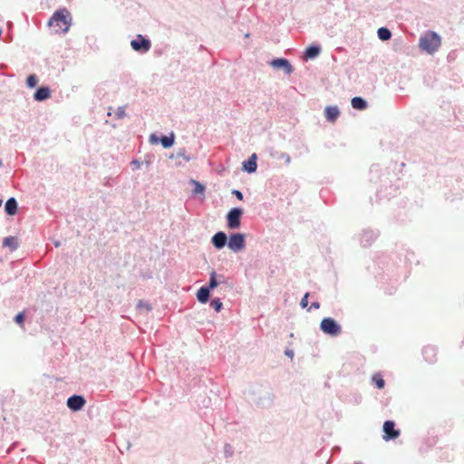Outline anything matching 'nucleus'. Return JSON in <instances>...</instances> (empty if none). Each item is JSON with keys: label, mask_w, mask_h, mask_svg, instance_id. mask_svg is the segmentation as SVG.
<instances>
[{"label": "nucleus", "mask_w": 464, "mask_h": 464, "mask_svg": "<svg viewBox=\"0 0 464 464\" xmlns=\"http://www.w3.org/2000/svg\"><path fill=\"white\" fill-rule=\"evenodd\" d=\"M397 163L393 164L392 172L382 169L379 164H372L369 169V181L377 186L376 201L390 200L395 197L405 181L396 173Z\"/></svg>", "instance_id": "1"}, {"label": "nucleus", "mask_w": 464, "mask_h": 464, "mask_svg": "<svg viewBox=\"0 0 464 464\" xmlns=\"http://www.w3.org/2000/svg\"><path fill=\"white\" fill-rule=\"evenodd\" d=\"M248 400L257 409L268 410L275 403L276 394L270 387L256 385L249 389Z\"/></svg>", "instance_id": "2"}, {"label": "nucleus", "mask_w": 464, "mask_h": 464, "mask_svg": "<svg viewBox=\"0 0 464 464\" xmlns=\"http://www.w3.org/2000/svg\"><path fill=\"white\" fill-rule=\"evenodd\" d=\"M72 24V17L65 7L58 8L53 12L47 22V26L53 28L55 34H65L70 30Z\"/></svg>", "instance_id": "3"}, {"label": "nucleus", "mask_w": 464, "mask_h": 464, "mask_svg": "<svg viewBox=\"0 0 464 464\" xmlns=\"http://www.w3.org/2000/svg\"><path fill=\"white\" fill-rule=\"evenodd\" d=\"M441 45V37L433 31H427L420 35L419 40L420 48L428 54L435 53Z\"/></svg>", "instance_id": "4"}, {"label": "nucleus", "mask_w": 464, "mask_h": 464, "mask_svg": "<svg viewBox=\"0 0 464 464\" xmlns=\"http://www.w3.org/2000/svg\"><path fill=\"white\" fill-rule=\"evenodd\" d=\"M245 210L242 207H233L226 214V227L229 230L239 229L242 226V217Z\"/></svg>", "instance_id": "5"}, {"label": "nucleus", "mask_w": 464, "mask_h": 464, "mask_svg": "<svg viewBox=\"0 0 464 464\" xmlns=\"http://www.w3.org/2000/svg\"><path fill=\"white\" fill-rule=\"evenodd\" d=\"M247 235L244 232H231L228 234L227 248L233 253H240L246 247Z\"/></svg>", "instance_id": "6"}, {"label": "nucleus", "mask_w": 464, "mask_h": 464, "mask_svg": "<svg viewBox=\"0 0 464 464\" xmlns=\"http://www.w3.org/2000/svg\"><path fill=\"white\" fill-rule=\"evenodd\" d=\"M319 329L325 335L336 337L342 333V325L340 323L331 316L324 317L319 325Z\"/></svg>", "instance_id": "7"}, {"label": "nucleus", "mask_w": 464, "mask_h": 464, "mask_svg": "<svg viewBox=\"0 0 464 464\" xmlns=\"http://www.w3.org/2000/svg\"><path fill=\"white\" fill-rule=\"evenodd\" d=\"M176 141V135L174 131H170L168 135L161 132H152L149 136V142L151 145L160 144L163 149H170L174 146Z\"/></svg>", "instance_id": "8"}, {"label": "nucleus", "mask_w": 464, "mask_h": 464, "mask_svg": "<svg viewBox=\"0 0 464 464\" xmlns=\"http://www.w3.org/2000/svg\"><path fill=\"white\" fill-rule=\"evenodd\" d=\"M130 47L134 52L145 54L151 48V41L148 35L139 34L130 41Z\"/></svg>", "instance_id": "9"}, {"label": "nucleus", "mask_w": 464, "mask_h": 464, "mask_svg": "<svg viewBox=\"0 0 464 464\" xmlns=\"http://www.w3.org/2000/svg\"><path fill=\"white\" fill-rule=\"evenodd\" d=\"M381 232L378 228L366 227L358 234V240L361 246L369 247L379 237Z\"/></svg>", "instance_id": "10"}, {"label": "nucleus", "mask_w": 464, "mask_h": 464, "mask_svg": "<svg viewBox=\"0 0 464 464\" xmlns=\"http://www.w3.org/2000/svg\"><path fill=\"white\" fill-rule=\"evenodd\" d=\"M268 65L276 71H283L285 74L290 75L295 68L289 59L285 57H274L267 62Z\"/></svg>", "instance_id": "11"}, {"label": "nucleus", "mask_w": 464, "mask_h": 464, "mask_svg": "<svg viewBox=\"0 0 464 464\" xmlns=\"http://www.w3.org/2000/svg\"><path fill=\"white\" fill-rule=\"evenodd\" d=\"M382 440L386 442L395 440L401 435V430L396 427L393 420H386L382 424Z\"/></svg>", "instance_id": "12"}, {"label": "nucleus", "mask_w": 464, "mask_h": 464, "mask_svg": "<svg viewBox=\"0 0 464 464\" xmlns=\"http://www.w3.org/2000/svg\"><path fill=\"white\" fill-rule=\"evenodd\" d=\"M87 401L82 394L73 393L66 400V406L72 412H78L83 409Z\"/></svg>", "instance_id": "13"}, {"label": "nucleus", "mask_w": 464, "mask_h": 464, "mask_svg": "<svg viewBox=\"0 0 464 464\" xmlns=\"http://www.w3.org/2000/svg\"><path fill=\"white\" fill-rule=\"evenodd\" d=\"M228 234L225 231H217L210 238V243L213 247L217 250H221L224 247H227Z\"/></svg>", "instance_id": "14"}, {"label": "nucleus", "mask_w": 464, "mask_h": 464, "mask_svg": "<svg viewBox=\"0 0 464 464\" xmlns=\"http://www.w3.org/2000/svg\"><path fill=\"white\" fill-rule=\"evenodd\" d=\"M257 154L252 153L247 159L242 161L241 170L247 174H253L257 169Z\"/></svg>", "instance_id": "15"}, {"label": "nucleus", "mask_w": 464, "mask_h": 464, "mask_svg": "<svg viewBox=\"0 0 464 464\" xmlns=\"http://www.w3.org/2000/svg\"><path fill=\"white\" fill-rule=\"evenodd\" d=\"M189 184L193 186L191 197L203 200L205 198L206 185L193 179L189 180Z\"/></svg>", "instance_id": "16"}, {"label": "nucleus", "mask_w": 464, "mask_h": 464, "mask_svg": "<svg viewBox=\"0 0 464 464\" xmlns=\"http://www.w3.org/2000/svg\"><path fill=\"white\" fill-rule=\"evenodd\" d=\"M52 95V90L48 85L38 86L34 94L33 98L35 102H42L48 100Z\"/></svg>", "instance_id": "17"}, {"label": "nucleus", "mask_w": 464, "mask_h": 464, "mask_svg": "<svg viewBox=\"0 0 464 464\" xmlns=\"http://www.w3.org/2000/svg\"><path fill=\"white\" fill-rule=\"evenodd\" d=\"M321 53H322V45L317 42H314V43L308 44L304 51V54L307 60L316 59L317 57H319Z\"/></svg>", "instance_id": "18"}, {"label": "nucleus", "mask_w": 464, "mask_h": 464, "mask_svg": "<svg viewBox=\"0 0 464 464\" xmlns=\"http://www.w3.org/2000/svg\"><path fill=\"white\" fill-rule=\"evenodd\" d=\"M4 210L6 216L14 217L19 212V204L14 197H10L5 202Z\"/></svg>", "instance_id": "19"}, {"label": "nucleus", "mask_w": 464, "mask_h": 464, "mask_svg": "<svg viewBox=\"0 0 464 464\" xmlns=\"http://www.w3.org/2000/svg\"><path fill=\"white\" fill-rule=\"evenodd\" d=\"M324 114L328 122L334 123L340 117L341 111L337 105H327L324 108Z\"/></svg>", "instance_id": "20"}, {"label": "nucleus", "mask_w": 464, "mask_h": 464, "mask_svg": "<svg viewBox=\"0 0 464 464\" xmlns=\"http://www.w3.org/2000/svg\"><path fill=\"white\" fill-rule=\"evenodd\" d=\"M212 292L205 285H201L196 292V298L199 304H206L211 299Z\"/></svg>", "instance_id": "21"}, {"label": "nucleus", "mask_w": 464, "mask_h": 464, "mask_svg": "<svg viewBox=\"0 0 464 464\" xmlns=\"http://www.w3.org/2000/svg\"><path fill=\"white\" fill-rule=\"evenodd\" d=\"M2 246L8 248L11 252H14L19 247V240L16 236H7L3 238Z\"/></svg>", "instance_id": "22"}, {"label": "nucleus", "mask_w": 464, "mask_h": 464, "mask_svg": "<svg viewBox=\"0 0 464 464\" xmlns=\"http://www.w3.org/2000/svg\"><path fill=\"white\" fill-rule=\"evenodd\" d=\"M352 107L357 111H364L368 108L367 100L362 96H354L351 100Z\"/></svg>", "instance_id": "23"}, {"label": "nucleus", "mask_w": 464, "mask_h": 464, "mask_svg": "<svg viewBox=\"0 0 464 464\" xmlns=\"http://www.w3.org/2000/svg\"><path fill=\"white\" fill-rule=\"evenodd\" d=\"M209 277L206 284H204L207 287L210 289V291L213 293V291L220 286V282L218 281V273L215 269H212L209 272Z\"/></svg>", "instance_id": "24"}, {"label": "nucleus", "mask_w": 464, "mask_h": 464, "mask_svg": "<svg viewBox=\"0 0 464 464\" xmlns=\"http://www.w3.org/2000/svg\"><path fill=\"white\" fill-rule=\"evenodd\" d=\"M371 381L372 384L378 390H382L385 387V380L380 372H374L372 375Z\"/></svg>", "instance_id": "25"}, {"label": "nucleus", "mask_w": 464, "mask_h": 464, "mask_svg": "<svg viewBox=\"0 0 464 464\" xmlns=\"http://www.w3.org/2000/svg\"><path fill=\"white\" fill-rule=\"evenodd\" d=\"M424 359L429 362H435L436 359V348L431 345L425 346L423 349Z\"/></svg>", "instance_id": "26"}, {"label": "nucleus", "mask_w": 464, "mask_h": 464, "mask_svg": "<svg viewBox=\"0 0 464 464\" xmlns=\"http://www.w3.org/2000/svg\"><path fill=\"white\" fill-rule=\"evenodd\" d=\"M377 36L381 41L386 42L392 38V33L387 26H381L377 29Z\"/></svg>", "instance_id": "27"}, {"label": "nucleus", "mask_w": 464, "mask_h": 464, "mask_svg": "<svg viewBox=\"0 0 464 464\" xmlns=\"http://www.w3.org/2000/svg\"><path fill=\"white\" fill-rule=\"evenodd\" d=\"M136 310L140 313L145 312L148 314L153 310V307L149 301L140 299L136 304Z\"/></svg>", "instance_id": "28"}, {"label": "nucleus", "mask_w": 464, "mask_h": 464, "mask_svg": "<svg viewBox=\"0 0 464 464\" xmlns=\"http://www.w3.org/2000/svg\"><path fill=\"white\" fill-rule=\"evenodd\" d=\"M28 314L27 309L18 312L13 318V321L21 328H24V322Z\"/></svg>", "instance_id": "29"}, {"label": "nucleus", "mask_w": 464, "mask_h": 464, "mask_svg": "<svg viewBox=\"0 0 464 464\" xmlns=\"http://www.w3.org/2000/svg\"><path fill=\"white\" fill-rule=\"evenodd\" d=\"M39 78L35 73H30L25 79V85L28 89H36Z\"/></svg>", "instance_id": "30"}, {"label": "nucleus", "mask_w": 464, "mask_h": 464, "mask_svg": "<svg viewBox=\"0 0 464 464\" xmlns=\"http://www.w3.org/2000/svg\"><path fill=\"white\" fill-rule=\"evenodd\" d=\"M208 303H209L210 307L216 313H220L223 310V308H224V305H223V303L221 301V298H219V297L211 298Z\"/></svg>", "instance_id": "31"}, {"label": "nucleus", "mask_w": 464, "mask_h": 464, "mask_svg": "<svg viewBox=\"0 0 464 464\" xmlns=\"http://www.w3.org/2000/svg\"><path fill=\"white\" fill-rule=\"evenodd\" d=\"M177 158H182L185 161H190L194 157L192 155L186 154L185 148H179L176 153Z\"/></svg>", "instance_id": "32"}, {"label": "nucleus", "mask_w": 464, "mask_h": 464, "mask_svg": "<svg viewBox=\"0 0 464 464\" xmlns=\"http://www.w3.org/2000/svg\"><path fill=\"white\" fill-rule=\"evenodd\" d=\"M234 454V449L231 444L226 443L224 445V456L225 458L228 459L231 458Z\"/></svg>", "instance_id": "33"}, {"label": "nucleus", "mask_w": 464, "mask_h": 464, "mask_svg": "<svg viewBox=\"0 0 464 464\" xmlns=\"http://www.w3.org/2000/svg\"><path fill=\"white\" fill-rule=\"evenodd\" d=\"M142 164H143V161L140 160V159H138V158L133 159L130 162V167H131L133 171L140 169V167L142 166Z\"/></svg>", "instance_id": "34"}, {"label": "nucleus", "mask_w": 464, "mask_h": 464, "mask_svg": "<svg viewBox=\"0 0 464 464\" xmlns=\"http://www.w3.org/2000/svg\"><path fill=\"white\" fill-rule=\"evenodd\" d=\"M309 296H310V293L309 292H306L304 296L302 297L301 301H300V306L301 308L304 309L308 306V304H309Z\"/></svg>", "instance_id": "35"}, {"label": "nucleus", "mask_w": 464, "mask_h": 464, "mask_svg": "<svg viewBox=\"0 0 464 464\" xmlns=\"http://www.w3.org/2000/svg\"><path fill=\"white\" fill-rule=\"evenodd\" d=\"M220 277H222V281H219L220 285H223L225 289L232 288V283L228 277L225 276L224 275H220Z\"/></svg>", "instance_id": "36"}, {"label": "nucleus", "mask_w": 464, "mask_h": 464, "mask_svg": "<svg viewBox=\"0 0 464 464\" xmlns=\"http://www.w3.org/2000/svg\"><path fill=\"white\" fill-rule=\"evenodd\" d=\"M166 52V47H159V46H155V48L153 49V55L155 57H160L162 56Z\"/></svg>", "instance_id": "37"}, {"label": "nucleus", "mask_w": 464, "mask_h": 464, "mask_svg": "<svg viewBox=\"0 0 464 464\" xmlns=\"http://www.w3.org/2000/svg\"><path fill=\"white\" fill-rule=\"evenodd\" d=\"M115 115L118 119L124 118L126 116L125 108L123 106L118 107Z\"/></svg>", "instance_id": "38"}, {"label": "nucleus", "mask_w": 464, "mask_h": 464, "mask_svg": "<svg viewBox=\"0 0 464 464\" xmlns=\"http://www.w3.org/2000/svg\"><path fill=\"white\" fill-rule=\"evenodd\" d=\"M401 82H402L400 80L399 84H398V89L396 90V96L398 98L403 99L404 87L401 85Z\"/></svg>", "instance_id": "39"}, {"label": "nucleus", "mask_w": 464, "mask_h": 464, "mask_svg": "<svg viewBox=\"0 0 464 464\" xmlns=\"http://www.w3.org/2000/svg\"><path fill=\"white\" fill-rule=\"evenodd\" d=\"M231 194L237 198V199L243 201L244 200V194L239 189L234 188L231 191Z\"/></svg>", "instance_id": "40"}, {"label": "nucleus", "mask_w": 464, "mask_h": 464, "mask_svg": "<svg viewBox=\"0 0 464 464\" xmlns=\"http://www.w3.org/2000/svg\"><path fill=\"white\" fill-rule=\"evenodd\" d=\"M362 398L361 394H353L349 401L354 404H360L362 402Z\"/></svg>", "instance_id": "41"}, {"label": "nucleus", "mask_w": 464, "mask_h": 464, "mask_svg": "<svg viewBox=\"0 0 464 464\" xmlns=\"http://www.w3.org/2000/svg\"><path fill=\"white\" fill-rule=\"evenodd\" d=\"M280 158L283 159L287 165L290 164L291 157L286 152H281Z\"/></svg>", "instance_id": "42"}, {"label": "nucleus", "mask_w": 464, "mask_h": 464, "mask_svg": "<svg viewBox=\"0 0 464 464\" xmlns=\"http://www.w3.org/2000/svg\"><path fill=\"white\" fill-rule=\"evenodd\" d=\"M320 308V303L318 301H313L309 307H307V311L316 310Z\"/></svg>", "instance_id": "43"}, {"label": "nucleus", "mask_w": 464, "mask_h": 464, "mask_svg": "<svg viewBox=\"0 0 464 464\" xmlns=\"http://www.w3.org/2000/svg\"><path fill=\"white\" fill-rule=\"evenodd\" d=\"M285 355L290 359H293L294 358V355H295V352L293 349H290V348H286L284 352Z\"/></svg>", "instance_id": "44"}, {"label": "nucleus", "mask_w": 464, "mask_h": 464, "mask_svg": "<svg viewBox=\"0 0 464 464\" xmlns=\"http://www.w3.org/2000/svg\"><path fill=\"white\" fill-rule=\"evenodd\" d=\"M140 276L144 279H150V278H152V273L150 271L144 272Z\"/></svg>", "instance_id": "45"}, {"label": "nucleus", "mask_w": 464, "mask_h": 464, "mask_svg": "<svg viewBox=\"0 0 464 464\" xmlns=\"http://www.w3.org/2000/svg\"><path fill=\"white\" fill-rule=\"evenodd\" d=\"M145 163L149 167L151 164V160L150 155H146L145 157Z\"/></svg>", "instance_id": "46"}, {"label": "nucleus", "mask_w": 464, "mask_h": 464, "mask_svg": "<svg viewBox=\"0 0 464 464\" xmlns=\"http://www.w3.org/2000/svg\"><path fill=\"white\" fill-rule=\"evenodd\" d=\"M17 445H18V442H17V441H15V442H14V443H12V444H11V446H10V450H13V449L16 448V447H17Z\"/></svg>", "instance_id": "47"}, {"label": "nucleus", "mask_w": 464, "mask_h": 464, "mask_svg": "<svg viewBox=\"0 0 464 464\" xmlns=\"http://www.w3.org/2000/svg\"><path fill=\"white\" fill-rule=\"evenodd\" d=\"M340 450H341V448L339 446H334L333 448V451H334V452H339Z\"/></svg>", "instance_id": "48"}, {"label": "nucleus", "mask_w": 464, "mask_h": 464, "mask_svg": "<svg viewBox=\"0 0 464 464\" xmlns=\"http://www.w3.org/2000/svg\"><path fill=\"white\" fill-rule=\"evenodd\" d=\"M168 158H169V159H170V160H172V159H175V158H177V157H176V154H174V153H169V154L168 155Z\"/></svg>", "instance_id": "49"}, {"label": "nucleus", "mask_w": 464, "mask_h": 464, "mask_svg": "<svg viewBox=\"0 0 464 464\" xmlns=\"http://www.w3.org/2000/svg\"><path fill=\"white\" fill-rule=\"evenodd\" d=\"M53 245L55 247H59L61 246V242L59 240H56L53 242Z\"/></svg>", "instance_id": "50"}, {"label": "nucleus", "mask_w": 464, "mask_h": 464, "mask_svg": "<svg viewBox=\"0 0 464 464\" xmlns=\"http://www.w3.org/2000/svg\"><path fill=\"white\" fill-rule=\"evenodd\" d=\"M182 166H183V164L181 161H179L176 163V167H182Z\"/></svg>", "instance_id": "51"}, {"label": "nucleus", "mask_w": 464, "mask_h": 464, "mask_svg": "<svg viewBox=\"0 0 464 464\" xmlns=\"http://www.w3.org/2000/svg\"><path fill=\"white\" fill-rule=\"evenodd\" d=\"M221 274H218V281H222V277H220Z\"/></svg>", "instance_id": "52"}, {"label": "nucleus", "mask_w": 464, "mask_h": 464, "mask_svg": "<svg viewBox=\"0 0 464 464\" xmlns=\"http://www.w3.org/2000/svg\"><path fill=\"white\" fill-rule=\"evenodd\" d=\"M400 26H401V30L404 31V25H403V23H399Z\"/></svg>", "instance_id": "53"}, {"label": "nucleus", "mask_w": 464, "mask_h": 464, "mask_svg": "<svg viewBox=\"0 0 464 464\" xmlns=\"http://www.w3.org/2000/svg\"><path fill=\"white\" fill-rule=\"evenodd\" d=\"M404 166H405V163H404V162H401V163L400 164V167H401V169H402Z\"/></svg>", "instance_id": "54"}, {"label": "nucleus", "mask_w": 464, "mask_h": 464, "mask_svg": "<svg viewBox=\"0 0 464 464\" xmlns=\"http://www.w3.org/2000/svg\"><path fill=\"white\" fill-rule=\"evenodd\" d=\"M3 205V199L2 198L0 197V207Z\"/></svg>", "instance_id": "55"}, {"label": "nucleus", "mask_w": 464, "mask_h": 464, "mask_svg": "<svg viewBox=\"0 0 464 464\" xmlns=\"http://www.w3.org/2000/svg\"><path fill=\"white\" fill-rule=\"evenodd\" d=\"M3 166V160L0 159V168Z\"/></svg>", "instance_id": "56"}, {"label": "nucleus", "mask_w": 464, "mask_h": 464, "mask_svg": "<svg viewBox=\"0 0 464 464\" xmlns=\"http://www.w3.org/2000/svg\"><path fill=\"white\" fill-rule=\"evenodd\" d=\"M354 464H362V462L355 461Z\"/></svg>", "instance_id": "57"}]
</instances>
